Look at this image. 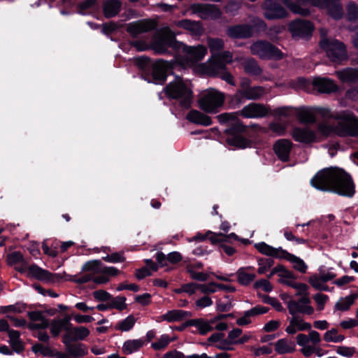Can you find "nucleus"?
I'll use <instances>...</instances> for the list:
<instances>
[{
  "mask_svg": "<svg viewBox=\"0 0 358 358\" xmlns=\"http://www.w3.org/2000/svg\"><path fill=\"white\" fill-rule=\"evenodd\" d=\"M154 50L159 54L166 52L167 48L171 47L175 50H182L184 59L177 57L176 60L182 65H192L201 59L207 54V48L202 45L196 46H187L176 39L175 34L168 27H163L157 34V36L152 43Z\"/></svg>",
  "mask_w": 358,
  "mask_h": 358,
  "instance_id": "obj_1",
  "label": "nucleus"
},
{
  "mask_svg": "<svg viewBox=\"0 0 358 358\" xmlns=\"http://www.w3.org/2000/svg\"><path fill=\"white\" fill-rule=\"evenodd\" d=\"M310 183L317 189L331 191L348 197H352L355 192L350 176L343 170L336 167L318 171L311 179Z\"/></svg>",
  "mask_w": 358,
  "mask_h": 358,
  "instance_id": "obj_2",
  "label": "nucleus"
},
{
  "mask_svg": "<svg viewBox=\"0 0 358 358\" xmlns=\"http://www.w3.org/2000/svg\"><path fill=\"white\" fill-rule=\"evenodd\" d=\"M330 119L336 120V124L331 125L327 122L320 124L318 130L322 135L327 136L336 134L340 136L358 137V117L352 112H331Z\"/></svg>",
  "mask_w": 358,
  "mask_h": 358,
  "instance_id": "obj_3",
  "label": "nucleus"
},
{
  "mask_svg": "<svg viewBox=\"0 0 358 358\" xmlns=\"http://www.w3.org/2000/svg\"><path fill=\"white\" fill-rule=\"evenodd\" d=\"M85 273L80 275L76 281L78 283H85L93 281L96 284H106L110 280V277L116 276L120 271L113 266H107L100 260H93L85 263L83 266Z\"/></svg>",
  "mask_w": 358,
  "mask_h": 358,
  "instance_id": "obj_4",
  "label": "nucleus"
},
{
  "mask_svg": "<svg viewBox=\"0 0 358 358\" xmlns=\"http://www.w3.org/2000/svg\"><path fill=\"white\" fill-rule=\"evenodd\" d=\"M268 113L266 108L260 103H251L244 106L238 113H225L217 116L220 123L234 124V127L229 129L230 133L234 131L242 132L245 131V126L238 119V114L246 118H259L266 116Z\"/></svg>",
  "mask_w": 358,
  "mask_h": 358,
  "instance_id": "obj_5",
  "label": "nucleus"
},
{
  "mask_svg": "<svg viewBox=\"0 0 358 358\" xmlns=\"http://www.w3.org/2000/svg\"><path fill=\"white\" fill-rule=\"evenodd\" d=\"M319 31L321 37L320 46L327 58L336 65L347 61L348 55L344 43L334 38H328V30L326 28H321Z\"/></svg>",
  "mask_w": 358,
  "mask_h": 358,
  "instance_id": "obj_6",
  "label": "nucleus"
},
{
  "mask_svg": "<svg viewBox=\"0 0 358 358\" xmlns=\"http://www.w3.org/2000/svg\"><path fill=\"white\" fill-rule=\"evenodd\" d=\"M166 95L170 99L180 100V104L185 108L190 107L192 101V91L190 84L185 82L180 77H176L164 88Z\"/></svg>",
  "mask_w": 358,
  "mask_h": 358,
  "instance_id": "obj_7",
  "label": "nucleus"
},
{
  "mask_svg": "<svg viewBox=\"0 0 358 358\" xmlns=\"http://www.w3.org/2000/svg\"><path fill=\"white\" fill-rule=\"evenodd\" d=\"M224 101V95L223 93L210 89L203 92L199 99V106L203 111L209 113H217Z\"/></svg>",
  "mask_w": 358,
  "mask_h": 358,
  "instance_id": "obj_8",
  "label": "nucleus"
},
{
  "mask_svg": "<svg viewBox=\"0 0 358 358\" xmlns=\"http://www.w3.org/2000/svg\"><path fill=\"white\" fill-rule=\"evenodd\" d=\"M250 52L253 55L263 59H282L283 53L275 46L266 41H257L250 45Z\"/></svg>",
  "mask_w": 358,
  "mask_h": 358,
  "instance_id": "obj_9",
  "label": "nucleus"
},
{
  "mask_svg": "<svg viewBox=\"0 0 358 358\" xmlns=\"http://www.w3.org/2000/svg\"><path fill=\"white\" fill-rule=\"evenodd\" d=\"M296 340L297 345L301 347V352L306 357L317 351V346L322 341L320 334L315 330H311L308 335L298 334Z\"/></svg>",
  "mask_w": 358,
  "mask_h": 358,
  "instance_id": "obj_10",
  "label": "nucleus"
},
{
  "mask_svg": "<svg viewBox=\"0 0 358 358\" xmlns=\"http://www.w3.org/2000/svg\"><path fill=\"white\" fill-rule=\"evenodd\" d=\"M296 115L301 122L313 123L315 122V115H320L326 120H330L331 110L327 108L301 107L296 108Z\"/></svg>",
  "mask_w": 358,
  "mask_h": 358,
  "instance_id": "obj_11",
  "label": "nucleus"
},
{
  "mask_svg": "<svg viewBox=\"0 0 358 358\" xmlns=\"http://www.w3.org/2000/svg\"><path fill=\"white\" fill-rule=\"evenodd\" d=\"M193 14L203 20H216L220 17L222 12L215 5L194 3L190 6Z\"/></svg>",
  "mask_w": 358,
  "mask_h": 358,
  "instance_id": "obj_12",
  "label": "nucleus"
},
{
  "mask_svg": "<svg viewBox=\"0 0 358 358\" xmlns=\"http://www.w3.org/2000/svg\"><path fill=\"white\" fill-rule=\"evenodd\" d=\"M264 17L268 20H276L286 17L287 10L280 5L277 0H264L262 4Z\"/></svg>",
  "mask_w": 358,
  "mask_h": 358,
  "instance_id": "obj_13",
  "label": "nucleus"
},
{
  "mask_svg": "<svg viewBox=\"0 0 358 358\" xmlns=\"http://www.w3.org/2000/svg\"><path fill=\"white\" fill-rule=\"evenodd\" d=\"M287 308L292 315L297 313L310 315L314 313V308L310 306V300L308 296H303L298 301L290 300L287 303Z\"/></svg>",
  "mask_w": 358,
  "mask_h": 358,
  "instance_id": "obj_14",
  "label": "nucleus"
},
{
  "mask_svg": "<svg viewBox=\"0 0 358 358\" xmlns=\"http://www.w3.org/2000/svg\"><path fill=\"white\" fill-rule=\"evenodd\" d=\"M289 29L294 37H306L311 36L314 25L308 20H296L289 24Z\"/></svg>",
  "mask_w": 358,
  "mask_h": 358,
  "instance_id": "obj_15",
  "label": "nucleus"
},
{
  "mask_svg": "<svg viewBox=\"0 0 358 358\" xmlns=\"http://www.w3.org/2000/svg\"><path fill=\"white\" fill-rule=\"evenodd\" d=\"M293 13L302 16L310 15L313 9L309 0H280Z\"/></svg>",
  "mask_w": 358,
  "mask_h": 358,
  "instance_id": "obj_16",
  "label": "nucleus"
},
{
  "mask_svg": "<svg viewBox=\"0 0 358 358\" xmlns=\"http://www.w3.org/2000/svg\"><path fill=\"white\" fill-rule=\"evenodd\" d=\"M265 93L264 87L256 86L245 90H238L233 96V99L241 103L245 100H255L262 97Z\"/></svg>",
  "mask_w": 358,
  "mask_h": 358,
  "instance_id": "obj_17",
  "label": "nucleus"
},
{
  "mask_svg": "<svg viewBox=\"0 0 358 358\" xmlns=\"http://www.w3.org/2000/svg\"><path fill=\"white\" fill-rule=\"evenodd\" d=\"M27 276L38 280L52 282L57 278V275L43 269L36 264L27 267Z\"/></svg>",
  "mask_w": 358,
  "mask_h": 358,
  "instance_id": "obj_18",
  "label": "nucleus"
},
{
  "mask_svg": "<svg viewBox=\"0 0 358 358\" xmlns=\"http://www.w3.org/2000/svg\"><path fill=\"white\" fill-rule=\"evenodd\" d=\"M226 315H220L210 320L194 319L189 321V325L194 327L201 335H206L214 329L213 325Z\"/></svg>",
  "mask_w": 358,
  "mask_h": 358,
  "instance_id": "obj_19",
  "label": "nucleus"
},
{
  "mask_svg": "<svg viewBox=\"0 0 358 358\" xmlns=\"http://www.w3.org/2000/svg\"><path fill=\"white\" fill-rule=\"evenodd\" d=\"M156 23L152 20H139L130 23L127 27V31L136 36L140 34L150 31L154 29Z\"/></svg>",
  "mask_w": 358,
  "mask_h": 358,
  "instance_id": "obj_20",
  "label": "nucleus"
},
{
  "mask_svg": "<svg viewBox=\"0 0 358 358\" xmlns=\"http://www.w3.org/2000/svg\"><path fill=\"white\" fill-rule=\"evenodd\" d=\"M170 64L164 60H158L152 67V78L155 84H162L166 79Z\"/></svg>",
  "mask_w": 358,
  "mask_h": 358,
  "instance_id": "obj_21",
  "label": "nucleus"
},
{
  "mask_svg": "<svg viewBox=\"0 0 358 358\" xmlns=\"http://www.w3.org/2000/svg\"><path fill=\"white\" fill-rule=\"evenodd\" d=\"M292 145L293 144L289 140L280 139L274 143L273 151L279 159L287 162L289 159Z\"/></svg>",
  "mask_w": 358,
  "mask_h": 358,
  "instance_id": "obj_22",
  "label": "nucleus"
},
{
  "mask_svg": "<svg viewBox=\"0 0 358 358\" xmlns=\"http://www.w3.org/2000/svg\"><path fill=\"white\" fill-rule=\"evenodd\" d=\"M173 24L178 27L182 28L188 31L192 36H200L204 31L203 25L199 21H193L185 19L180 21H176L173 22Z\"/></svg>",
  "mask_w": 358,
  "mask_h": 358,
  "instance_id": "obj_23",
  "label": "nucleus"
},
{
  "mask_svg": "<svg viewBox=\"0 0 358 358\" xmlns=\"http://www.w3.org/2000/svg\"><path fill=\"white\" fill-rule=\"evenodd\" d=\"M227 35L231 38H247L252 36V27L248 24H238L229 27Z\"/></svg>",
  "mask_w": 358,
  "mask_h": 358,
  "instance_id": "obj_24",
  "label": "nucleus"
},
{
  "mask_svg": "<svg viewBox=\"0 0 358 358\" xmlns=\"http://www.w3.org/2000/svg\"><path fill=\"white\" fill-rule=\"evenodd\" d=\"M311 324L301 317L292 315L289 320V324L285 329L286 333L288 334H294L297 331H303L311 329Z\"/></svg>",
  "mask_w": 358,
  "mask_h": 358,
  "instance_id": "obj_25",
  "label": "nucleus"
},
{
  "mask_svg": "<svg viewBox=\"0 0 358 358\" xmlns=\"http://www.w3.org/2000/svg\"><path fill=\"white\" fill-rule=\"evenodd\" d=\"M292 138L298 142L310 143L316 141V134L308 128H294L292 132Z\"/></svg>",
  "mask_w": 358,
  "mask_h": 358,
  "instance_id": "obj_26",
  "label": "nucleus"
},
{
  "mask_svg": "<svg viewBox=\"0 0 358 358\" xmlns=\"http://www.w3.org/2000/svg\"><path fill=\"white\" fill-rule=\"evenodd\" d=\"M323 8L334 20H341L343 17L344 11L341 0H328Z\"/></svg>",
  "mask_w": 358,
  "mask_h": 358,
  "instance_id": "obj_27",
  "label": "nucleus"
},
{
  "mask_svg": "<svg viewBox=\"0 0 358 358\" xmlns=\"http://www.w3.org/2000/svg\"><path fill=\"white\" fill-rule=\"evenodd\" d=\"M255 248L262 254L273 257L274 258L282 259L285 250L281 247L273 248L264 242H260L255 244Z\"/></svg>",
  "mask_w": 358,
  "mask_h": 358,
  "instance_id": "obj_28",
  "label": "nucleus"
},
{
  "mask_svg": "<svg viewBox=\"0 0 358 358\" xmlns=\"http://www.w3.org/2000/svg\"><path fill=\"white\" fill-rule=\"evenodd\" d=\"M313 84L314 87L322 93H331L338 89L334 80L327 78H315Z\"/></svg>",
  "mask_w": 358,
  "mask_h": 358,
  "instance_id": "obj_29",
  "label": "nucleus"
},
{
  "mask_svg": "<svg viewBox=\"0 0 358 358\" xmlns=\"http://www.w3.org/2000/svg\"><path fill=\"white\" fill-rule=\"evenodd\" d=\"M28 316L32 321L29 324V327L31 329H45L49 324L48 320L44 317L43 314L41 312H29Z\"/></svg>",
  "mask_w": 358,
  "mask_h": 358,
  "instance_id": "obj_30",
  "label": "nucleus"
},
{
  "mask_svg": "<svg viewBox=\"0 0 358 358\" xmlns=\"http://www.w3.org/2000/svg\"><path fill=\"white\" fill-rule=\"evenodd\" d=\"M188 312L182 310H178L174 309L168 311L164 315H160L158 317L157 321L158 322H163L166 321L168 322H180L183 320L185 318H186L188 316Z\"/></svg>",
  "mask_w": 358,
  "mask_h": 358,
  "instance_id": "obj_31",
  "label": "nucleus"
},
{
  "mask_svg": "<svg viewBox=\"0 0 358 358\" xmlns=\"http://www.w3.org/2000/svg\"><path fill=\"white\" fill-rule=\"evenodd\" d=\"M336 75L343 83H358V68H345L336 71Z\"/></svg>",
  "mask_w": 358,
  "mask_h": 358,
  "instance_id": "obj_32",
  "label": "nucleus"
},
{
  "mask_svg": "<svg viewBox=\"0 0 358 358\" xmlns=\"http://www.w3.org/2000/svg\"><path fill=\"white\" fill-rule=\"evenodd\" d=\"M186 118L191 122L203 126H209L212 124V120L209 116L196 110H190Z\"/></svg>",
  "mask_w": 358,
  "mask_h": 358,
  "instance_id": "obj_33",
  "label": "nucleus"
},
{
  "mask_svg": "<svg viewBox=\"0 0 358 358\" xmlns=\"http://www.w3.org/2000/svg\"><path fill=\"white\" fill-rule=\"evenodd\" d=\"M275 350L279 355L289 354L294 352L295 343L287 338H281L275 343Z\"/></svg>",
  "mask_w": 358,
  "mask_h": 358,
  "instance_id": "obj_34",
  "label": "nucleus"
},
{
  "mask_svg": "<svg viewBox=\"0 0 358 358\" xmlns=\"http://www.w3.org/2000/svg\"><path fill=\"white\" fill-rule=\"evenodd\" d=\"M70 326H71L70 317L66 316L61 320H53L50 324V331L55 336H58L62 330L68 334Z\"/></svg>",
  "mask_w": 358,
  "mask_h": 358,
  "instance_id": "obj_35",
  "label": "nucleus"
},
{
  "mask_svg": "<svg viewBox=\"0 0 358 358\" xmlns=\"http://www.w3.org/2000/svg\"><path fill=\"white\" fill-rule=\"evenodd\" d=\"M282 259L289 261L292 264L293 268L301 273H305L308 269L307 264L302 259L288 252L287 250L284 252Z\"/></svg>",
  "mask_w": 358,
  "mask_h": 358,
  "instance_id": "obj_36",
  "label": "nucleus"
},
{
  "mask_svg": "<svg viewBox=\"0 0 358 358\" xmlns=\"http://www.w3.org/2000/svg\"><path fill=\"white\" fill-rule=\"evenodd\" d=\"M144 345L142 338L131 339L126 341L122 345V352L125 355H131L138 351Z\"/></svg>",
  "mask_w": 358,
  "mask_h": 358,
  "instance_id": "obj_37",
  "label": "nucleus"
},
{
  "mask_svg": "<svg viewBox=\"0 0 358 358\" xmlns=\"http://www.w3.org/2000/svg\"><path fill=\"white\" fill-rule=\"evenodd\" d=\"M218 68H215L217 71L214 72L213 71L208 70L206 73L210 75H217L222 80L227 82L228 84L234 86L235 82L233 76L226 70L224 64H220L217 65ZM213 69L215 68H213Z\"/></svg>",
  "mask_w": 358,
  "mask_h": 358,
  "instance_id": "obj_38",
  "label": "nucleus"
},
{
  "mask_svg": "<svg viewBox=\"0 0 358 358\" xmlns=\"http://www.w3.org/2000/svg\"><path fill=\"white\" fill-rule=\"evenodd\" d=\"M137 320L133 315H129L123 320L118 321L114 326V329L121 332H127L133 329Z\"/></svg>",
  "mask_w": 358,
  "mask_h": 358,
  "instance_id": "obj_39",
  "label": "nucleus"
},
{
  "mask_svg": "<svg viewBox=\"0 0 358 358\" xmlns=\"http://www.w3.org/2000/svg\"><path fill=\"white\" fill-rule=\"evenodd\" d=\"M90 330L85 327L80 326L71 327V326H70L67 335L73 340L83 341L90 335Z\"/></svg>",
  "mask_w": 358,
  "mask_h": 358,
  "instance_id": "obj_40",
  "label": "nucleus"
},
{
  "mask_svg": "<svg viewBox=\"0 0 358 358\" xmlns=\"http://www.w3.org/2000/svg\"><path fill=\"white\" fill-rule=\"evenodd\" d=\"M121 3L117 0L107 1L103 5L104 15L107 17L115 16L120 10Z\"/></svg>",
  "mask_w": 358,
  "mask_h": 358,
  "instance_id": "obj_41",
  "label": "nucleus"
},
{
  "mask_svg": "<svg viewBox=\"0 0 358 358\" xmlns=\"http://www.w3.org/2000/svg\"><path fill=\"white\" fill-rule=\"evenodd\" d=\"M207 44L212 54V57H215L224 48V41L218 38H208Z\"/></svg>",
  "mask_w": 358,
  "mask_h": 358,
  "instance_id": "obj_42",
  "label": "nucleus"
},
{
  "mask_svg": "<svg viewBox=\"0 0 358 358\" xmlns=\"http://www.w3.org/2000/svg\"><path fill=\"white\" fill-rule=\"evenodd\" d=\"M66 345V350L69 356L73 357H80L85 355L86 351L83 348L82 344H71L70 343L64 342Z\"/></svg>",
  "mask_w": 358,
  "mask_h": 358,
  "instance_id": "obj_43",
  "label": "nucleus"
},
{
  "mask_svg": "<svg viewBox=\"0 0 358 358\" xmlns=\"http://www.w3.org/2000/svg\"><path fill=\"white\" fill-rule=\"evenodd\" d=\"M10 343L15 351L20 352L23 350V345L20 339V333L16 330H8Z\"/></svg>",
  "mask_w": 358,
  "mask_h": 358,
  "instance_id": "obj_44",
  "label": "nucleus"
},
{
  "mask_svg": "<svg viewBox=\"0 0 358 358\" xmlns=\"http://www.w3.org/2000/svg\"><path fill=\"white\" fill-rule=\"evenodd\" d=\"M278 276L280 282L287 285H289L294 279L292 272L286 269L282 265H279Z\"/></svg>",
  "mask_w": 358,
  "mask_h": 358,
  "instance_id": "obj_45",
  "label": "nucleus"
},
{
  "mask_svg": "<svg viewBox=\"0 0 358 358\" xmlns=\"http://www.w3.org/2000/svg\"><path fill=\"white\" fill-rule=\"evenodd\" d=\"M356 296L351 294L341 298L335 305V309L341 311H345L354 303Z\"/></svg>",
  "mask_w": 358,
  "mask_h": 358,
  "instance_id": "obj_46",
  "label": "nucleus"
},
{
  "mask_svg": "<svg viewBox=\"0 0 358 358\" xmlns=\"http://www.w3.org/2000/svg\"><path fill=\"white\" fill-rule=\"evenodd\" d=\"M243 67L244 71L249 74L259 75L262 73L261 68L253 58L248 59L245 62Z\"/></svg>",
  "mask_w": 358,
  "mask_h": 358,
  "instance_id": "obj_47",
  "label": "nucleus"
},
{
  "mask_svg": "<svg viewBox=\"0 0 358 358\" xmlns=\"http://www.w3.org/2000/svg\"><path fill=\"white\" fill-rule=\"evenodd\" d=\"M343 335L339 334L336 329L327 331L324 334V340L326 342L341 343L345 340Z\"/></svg>",
  "mask_w": 358,
  "mask_h": 358,
  "instance_id": "obj_48",
  "label": "nucleus"
},
{
  "mask_svg": "<svg viewBox=\"0 0 358 358\" xmlns=\"http://www.w3.org/2000/svg\"><path fill=\"white\" fill-rule=\"evenodd\" d=\"M214 59L218 60L219 62H216L212 64V68H218V64H222L226 66V64H230L232 62L233 54L230 51H224L221 53H218Z\"/></svg>",
  "mask_w": 358,
  "mask_h": 358,
  "instance_id": "obj_49",
  "label": "nucleus"
},
{
  "mask_svg": "<svg viewBox=\"0 0 358 358\" xmlns=\"http://www.w3.org/2000/svg\"><path fill=\"white\" fill-rule=\"evenodd\" d=\"M238 281L243 285H247L255 280L256 275L255 273H250L245 271V268H239L237 271Z\"/></svg>",
  "mask_w": 358,
  "mask_h": 358,
  "instance_id": "obj_50",
  "label": "nucleus"
},
{
  "mask_svg": "<svg viewBox=\"0 0 358 358\" xmlns=\"http://www.w3.org/2000/svg\"><path fill=\"white\" fill-rule=\"evenodd\" d=\"M309 283L311 286L317 290L329 291V287L324 282L317 274H315L309 278Z\"/></svg>",
  "mask_w": 358,
  "mask_h": 358,
  "instance_id": "obj_51",
  "label": "nucleus"
},
{
  "mask_svg": "<svg viewBox=\"0 0 358 358\" xmlns=\"http://www.w3.org/2000/svg\"><path fill=\"white\" fill-rule=\"evenodd\" d=\"M170 342V336L167 334H162L157 341L152 343L151 347L155 350H162L165 349Z\"/></svg>",
  "mask_w": 358,
  "mask_h": 358,
  "instance_id": "obj_52",
  "label": "nucleus"
},
{
  "mask_svg": "<svg viewBox=\"0 0 358 358\" xmlns=\"http://www.w3.org/2000/svg\"><path fill=\"white\" fill-rule=\"evenodd\" d=\"M356 352V348L352 346L338 345L336 348V352L338 355L348 358L352 357Z\"/></svg>",
  "mask_w": 358,
  "mask_h": 358,
  "instance_id": "obj_53",
  "label": "nucleus"
},
{
  "mask_svg": "<svg viewBox=\"0 0 358 358\" xmlns=\"http://www.w3.org/2000/svg\"><path fill=\"white\" fill-rule=\"evenodd\" d=\"M274 261L269 258H260L257 260L258 269L259 274H264L273 265Z\"/></svg>",
  "mask_w": 358,
  "mask_h": 358,
  "instance_id": "obj_54",
  "label": "nucleus"
},
{
  "mask_svg": "<svg viewBox=\"0 0 358 358\" xmlns=\"http://www.w3.org/2000/svg\"><path fill=\"white\" fill-rule=\"evenodd\" d=\"M227 143L231 145L239 148H247L249 145V142L241 136L229 137L227 138Z\"/></svg>",
  "mask_w": 358,
  "mask_h": 358,
  "instance_id": "obj_55",
  "label": "nucleus"
},
{
  "mask_svg": "<svg viewBox=\"0 0 358 358\" xmlns=\"http://www.w3.org/2000/svg\"><path fill=\"white\" fill-rule=\"evenodd\" d=\"M268 129L276 136H283L286 132V125L278 122L270 123Z\"/></svg>",
  "mask_w": 358,
  "mask_h": 358,
  "instance_id": "obj_56",
  "label": "nucleus"
},
{
  "mask_svg": "<svg viewBox=\"0 0 358 358\" xmlns=\"http://www.w3.org/2000/svg\"><path fill=\"white\" fill-rule=\"evenodd\" d=\"M225 301H222V299H219L216 302L217 309L218 311L224 312L228 311L231 309V301L229 296L225 295L224 296Z\"/></svg>",
  "mask_w": 358,
  "mask_h": 358,
  "instance_id": "obj_57",
  "label": "nucleus"
},
{
  "mask_svg": "<svg viewBox=\"0 0 358 358\" xmlns=\"http://www.w3.org/2000/svg\"><path fill=\"white\" fill-rule=\"evenodd\" d=\"M347 17L349 20H354L358 17V6L350 1L347 5Z\"/></svg>",
  "mask_w": 358,
  "mask_h": 358,
  "instance_id": "obj_58",
  "label": "nucleus"
},
{
  "mask_svg": "<svg viewBox=\"0 0 358 358\" xmlns=\"http://www.w3.org/2000/svg\"><path fill=\"white\" fill-rule=\"evenodd\" d=\"M103 259L109 263H118L124 262L125 257L122 252H114L103 257Z\"/></svg>",
  "mask_w": 358,
  "mask_h": 358,
  "instance_id": "obj_59",
  "label": "nucleus"
},
{
  "mask_svg": "<svg viewBox=\"0 0 358 358\" xmlns=\"http://www.w3.org/2000/svg\"><path fill=\"white\" fill-rule=\"evenodd\" d=\"M289 286L296 290L297 295H302V296L308 295V287L304 283L296 282L294 280Z\"/></svg>",
  "mask_w": 358,
  "mask_h": 358,
  "instance_id": "obj_60",
  "label": "nucleus"
},
{
  "mask_svg": "<svg viewBox=\"0 0 358 358\" xmlns=\"http://www.w3.org/2000/svg\"><path fill=\"white\" fill-rule=\"evenodd\" d=\"M7 261L10 265H14L17 263H24L23 255L20 252H13L7 256Z\"/></svg>",
  "mask_w": 358,
  "mask_h": 358,
  "instance_id": "obj_61",
  "label": "nucleus"
},
{
  "mask_svg": "<svg viewBox=\"0 0 358 358\" xmlns=\"http://www.w3.org/2000/svg\"><path fill=\"white\" fill-rule=\"evenodd\" d=\"M125 301L126 298L124 296H116L112 299L110 307L122 310L127 308Z\"/></svg>",
  "mask_w": 358,
  "mask_h": 358,
  "instance_id": "obj_62",
  "label": "nucleus"
},
{
  "mask_svg": "<svg viewBox=\"0 0 358 358\" xmlns=\"http://www.w3.org/2000/svg\"><path fill=\"white\" fill-rule=\"evenodd\" d=\"M313 299L317 304V310L320 311L324 309L325 303L328 301L329 297L327 295L318 293L314 295Z\"/></svg>",
  "mask_w": 358,
  "mask_h": 358,
  "instance_id": "obj_63",
  "label": "nucleus"
},
{
  "mask_svg": "<svg viewBox=\"0 0 358 358\" xmlns=\"http://www.w3.org/2000/svg\"><path fill=\"white\" fill-rule=\"evenodd\" d=\"M318 276L324 282H327L329 280L334 279L336 277V274L331 272L329 269H325L320 268L317 273Z\"/></svg>",
  "mask_w": 358,
  "mask_h": 358,
  "instance_id": "obj_64",
  "label": "nucleus"
}]
</instances>
